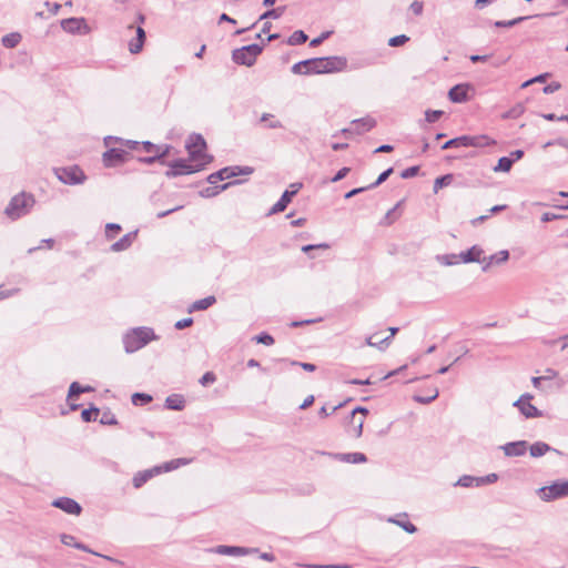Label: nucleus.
Masks as SVG:
<instances>
[{"label": "nucleus", "mask_w": 568, "mask_h": 568, "mask_svg": "<svg viewBox=\"0 0 568 568\" xmlns=\"http://www.w3.org/2000/svg\"><path fill=\"white\" fill-rule=\"evenodd\" d=\"M497 480H498V475L495 474V473L488 474V475L483 476V477H478L479 486L487 485V484H493V483H495Z\"/></svg>", "instance_id": "5fc2aeb1"}, {"label": "nucleus", "mask_w": 568, "mask_h": 568, "mask_svg": "<svg viewBox=\"0 0 568 568\" xmlns=\"http://www.w3.org/2000/svg\"><path fill=\"white\" fill-rule=\"evenodd\" d=\"M504 454L508 457H518L525 455L527 450V442H510L501 446Z\"/></svg>", "instance_id": "a211bd4d"}, {"label": "nucleus", "mask_w": 568, "mask_h": 568, "mask_svg": "<svg viewBox=\"0 0 568 568\" xmlns=\"http://www.w3.org/2000/svg\"><path fill=\"white\" fill-rule=\"evenodd\" d=\"M484 250L478 245H473L469 250L459 253L462 263H483Z\"/></svg>", "instance_id": "6ab92c4d"}, {"label": "nucleus", "mask_w": 568, "mask_h": 568, "mask_svg": "<svg viewBox=\"0 0 568 568\" xmlns=\"http://www.w3.org/2000/svg\"><path fill=\"white\" fill-rule=\"evenodd\" d=\"M121 231V225L116 223H108L105 225V235L108 239L114 237L116 233Z\"/></svg>", "instance_id": "8fccbe9b"}, {"label": "nucleus", "mask_w": 568, "mask_h": 568, "mask_svg": "<svg viewBox=\"0 0 568 568\" xmlns=\"http://www.w3.org/2000/svg\"><path fill=\"white\" fill-rule=\"evenodd\" d=\"M284 11H285V7H278L275 9L267 10L260 17V20L278 19L284 13Z\"/></svg>", "instance_id": "ea45409f"}, {"label": "nucleus", "mask_w": 568, "mask_h": 568, "mask_svg": "<svg viewBox=\"0 0 568 568\" xmlns=\"http://www.w3.org/2000/svg\"><path fill=\"white\" fill-rule=\"evenodd\" d=\"M456 485L462 486V487H473V486L478 487L479 486L478 477H474L470 475H464L457 480Z\"/></svg>", "instance_id": "72a5a7b5"}, {"label": "nucleus", "mask_w": 568, "mask_h": 568, "mask_svg": "<svg viewBox=\"0 0 568 568\" xmlns=\"http://www.w3.org/2000/svg\"><path fill=\"white\" fill-rule=\"evenodd\" d=\"M469 90H470V85L467 83L456 84L449 90L448 98L454 103L466 102L469 100V95H468Z\"/></svg>", "instance_id": "dca6fc26"}, {"label": "nucleus", "mask_w": 568, "mask_h": 568, "mask_svg": "<svg viewBox=\"0 0 568 568\" xmlns=\"http://www.w3.org/2000/svg\"><path fill=\"white\" fill-rule=\"evenodd\" d=\"M550 145H559L561 148H565L568 151V139L558 138L554 141H548L547 143L544 144L542 148L546 149Z\"/></svg>", "instance_id": "6e6d98bb"}, {"label": "nucleus", "mask_w": 568, "mask_h": 568, "mask_svg": "<svg viewBox=\"0 0 568 568\" xmlns=\"http://www.w3.org/2000/svg\"><path fill=\"white\" fill-rule=\"evenodd\" d=\"M336 458L341 462L351 464H359L365 463L367 460L366 456L363 453L336 454Z\"/></svg>", "instance_id": "bb28decb"}, {"label": "nucleus", "mask_w": 568, "mask_h": 568, "mask_svg": "<svg viewBox=\"0 0 568 568\" xmlns=\"http://www.w3.org/2000/svg\"><path fill=\"white\" fill-rule=\"evenodd\" d=\"M514 164V160L509 156H503L498 160L497 165L494 168L495 172H509Z\"/></svg>", "instance_id": "2f4dec72"}, {"label": "nucleus", "mask_w": 568, "mask_h": 568, "mask_svg": "<svg viewBox=\"0 0 568 568\" xmlns=\"http://www.w3.org/2000/svg\"><path fill=\"white\" fill-rule=\"evenodd\" d=\"M34 197L31 194L20 193L14 195L7 205L4 213L11 220H18L29 213L34 205Z\"/></svg>", "instance_id": "20e7f679"}, {"label": "nucleus", "mask_w": 568, "mask_h": 568, "mask_svg": "<svg viewBox=\"0 0 568 568\" xmlns=\"http://www.w3.org/2000/svg\"><path fill=\"white\" fill-rule=\"evenodd\" d=\"M452 181H453L452 174H446V175L437 178L434 182V192L437 193L439 191V189L449 185L452 183Z\"/></svg>", "instance_id": "e433bc0d"}, {"label": "nucleus", "mask_w": 568, "mask_h": 568, "mask_svg": "<svg viewBox=\"0 0 568 568\" xmlns=\"http://www.w3.org/2000/svg\"><path fill=\"white\" fill-rule=\"evenodd\" d=\"M548 75H549L548 73H542V74H539V75H537V77H535V78H532V79H530V80H527L526 82H524V83L521 84V88H527V87H529L531 83H535V82H545V81H546V79L548 78Z\"/></svg>", "instance_id": "680f3d73"}, {"label": "nucleus", "mask_w": 568, "mask_h": 568, "mask_svg": "<svg viewBox=\"0 0 568 568\" xmlns=\"http://www.w3.org/2000/svg\"><path fill=\"white\" fill-rule=\"evenodd\" d=\"M307 34L302 31V30H297V31H294L290 38L287 39V44L290 45H298V44H303L307 41Z\"/></svg>", "instance_id": "7c9ffc66"}, {"label": "nucleus", "mask_w": 568, "mask_h": 568, "mask_svg": "<svg viewBox=\"0 0 568 568\" xmlns=\"http://www.w3.org/2000/svg\"><path fill=\"white\" fill-rule=\"evenodd\" d=\"M349 171H351V169L347 166L342 168L341 170L337 171V173L332 178L331 181L333 183H335V182L343 180L348 174Z\"/></svg>", "instance_id": "e2e57ef3"}, {"label": "nucleus", "mask_w": 568, "mask_h": 568, "mask_svg": "<svg viewBox=\"0 0 568 568\" xmlns=\"http://www.w3.org/2000/svg\"><path fill=\"white\" fill-rule=\"evenodd\" d=\"M100 423L102 425H116L118 419H116L115 415L110 409H108V410L103 412V414L100 418Z\"/></svg>", "instance_id": "37998d69"}, {"label": "nucleus", "mask_w": 568, "mask_h": 568, "mask_svg": "<svg viewBox=\"0 0 568 568\" xmlns=\"http://www.w3.org/2000/svg\"><path fill=\"white\" fill-rule=\"evenodd\" d=\"M170 149V145H161V150L156 151V155L160 156V163L165 164L164 159L169 155Z\"/></svg>", "instance_id": "774afa93"}, {"label": "nucleus", "mask_w": 568, "mask_h": 568, "mask_svg": "<svg viewBox=\"0 0 568 568\" xmlns=\"http://www.w3.org/2000/svg\"><path fill=\"white\" fill-rule=\"evenodd\" d=\"M437 260L446 266L455 265L460 262L459 254L438 255Z\"/></svg>", "instance_id": "c9c22d12"}, {"label": "nucleus", "mask_w": 568, "mask_h": 568, "mask_svg": "<svg viewBox=\"0 0 568 568\" xmlns=\"http://www.w3.org/2000/svg\"><path fill=\"white\" fill-rule=\"evenodd\" d=\"M165 407L172 410H182L185 407V399L180 394H172L166 397Z\"/></svg>", "instance_id": "5701e85b"}, {"label": "nucleus", "mask_w": 568, "mask_h": 568, "mask_svg": "<svg viewBox=\"0 0 568 568\" xmlns=\"http://www.w3.org/2000/svg\"><path fill=\"white\" fill-rule=\"evenodd\" d=\"M528 19V17H518V18H515L513 20H508V21H496L495 22V27L497 28H510V27H514L516 24H518L519 22L524 21Z\"/></svg>", "instance_id": "a18cd8bd"}, {"label": "nucleus", "mask_w": 568, "mask_h": 568, "mask_svg": "<svg viewBox=\"0 0 568 568\" xmlns=\"http://www.w3.org/2000/svg\"><path fill=\"white\" fill-rule=\"evenodd\" d=\"M61 28L70 34H88L91 28L84 18H68L61 20Z\"/></svg>", "instance_id": "9d476101"}, {"label": "nucleus", "mask_w": 568, "mask_h": 568, "mask_svg": "<svg viewBox=\"0 0 568 568\" xmlns=\"http://www.w3.org/2000/svg\"><path fill=\"white\" fill-rule=\"evenodd\" d=\"M145 41V31L142 27L136 28V37L129 42V51L132 54L139 53Z\"/></svg>", "instance_id": "4be33fe9"}, {"label": "nucleus", "mask_w": 568, "mask_h": 568, "mask_svg": "<svg viewBox=\"0 0 568 568\" xmlns=\"http://www.w3.org/2000/svg\"><path fill=\"white\" fill-rule=\"evenodd\" d=\"M341 407H342V404H338V405L334 406L331 410H328L326 406H322L318 412V415H320V417L325 418V417L332 415L333 413H335Z\"/></svg>", "instance_id": "0e129e2a"}, {"label": "nucleus", "mask_w": 568, "mask_h": 568, "mask_svg": "<svg viewBox=\"0 0 568 568\" xmlns=\"http://www.w3.org/2000/svg\"><path fill=\"white\" fill-rule=\"evenodd\" d=\"M532 395L526 393L514 403V406L517 407L526 418L541 417L542 412L530 403Z\"/></svg>", "instance_id": "9b49d317"}, {"label": "nucleus", "mask_w": 568, "mask_h": 568, "mask_svg": "<svg viewBox=\"0 0 568 568\" xmlns=\"http://www.w3.org/2000/svg\"><path fill=\"white\" fill-rule=\"evenodd\" d=\"M216 381V376L213 372H206L200 379L201 385L207 386Z\"/></svg>", "instance_id": "4d7b16f0"}, {"label": "nucleus", "mask_w": 568, "mask_h": 568, "mask_svg": "<svg viewBox=\"0 0 568 568\" xmlns=\"http://www.w3.org/2000/svg\"><path fill=\"white\" fill-rule=\"evenodd\" d=\"M53 507H57L69 515H80L81 506L78 501L69 497H60L53 500Z\"/></svg>", "instance_id": "2eb2a0df"}, {"label": "nucleus", "mask_w": 568, "mask_h": 568, "mask_svg": "<svg viewBox=\"0 0 568 568\" xmlns=\"http://www.w3.org/2000/svg\"><path fill=\"white\" fill-rule=\"evenodd\" d=\"M193 324V318L192 317H186V318H182L180 321H178L174 325V327L176 329H183V328H186L189 326H191Z\"/></svg>", "instance_id": "69168bd1"}, {"label": "nucleus", "mask_w": 568, "mask_h": 568, "mask_svg": "<svg viewBox=\"0 0 568 568\" xmlns=\"http://www.w3.org/2000/svg\"><path fill=\"white\" fill-rule=\"evenodd\" d=\"M236 182H229V183H225L221 186H215L212 185V186H206L204 189H202L199 194L201 197H204V199H210V197H213L215 195H217L221 191H224L226 190L229 186L235 184Z\"/></svg>", "instance_id": "cd10ccee"}, {"label": "nucleus", "mask_w": 568, "mask_h": 568, "mask_svg": "<svg viewBox=\"0 0 568 568\" xmlns=\"http://www.w3.org/2000/svg\"><path fill=\"white\" fill-rule=\"evenodd\" d=\"M496 142L491 140L487 135H462L458 138H454L448 140L442 145L443 150L453 149V148H483L493 145Z\"/></svg>", "instance_id": "39448f33"}, {"label": "nucleus", "mask_w": 568, "mask_h": 568, "mask_svg": "<svg viewBox=\"0 0 568 568\" xmlns=\"http://www.w3.org/2000/svg\"><path fill=\"white\" fill-rule=\"evenodd\" d=\"M364 417L357 418L355 415H349L348 434L354 437H359L363 433Z\"/></svg>", "instance_id": "b1692460"}, {"label": "nucleus", "mask_w": 568, "mask_h": 568, "mask_svg": "<svg viewBox=\"0 0 568 568\" xmlns=\"http://www.w3.org/2000/svg\"><path fill=\"white\" fill-rule=\"evenodd\" d=\"M186 148L189 150L190 160L192 162H196V164H191L184 159L170 162L168 163L169 170L165 172L168 178L199 172L213 159L211 155L205 153L206 142L200 134H192L189 138Z\"/></svg>", "instance_id": "f257e3e1"}, {"label": "nucleus", "mask_w": 568, "mask_h": 568, "mask_svg": "<svg viewBox=\"0 0 568 568\" xmlns=\"http://www.w3.org/2000/svg\"><path fill=\"white\" fill-rule=\"evenodd\" d=\"M158 339L154 331L150 327L132 328L123 336V345L126 353H134L144 347L149 342Z\"/></svg>", "instance_id": "f03ea898"}, {"label": "nucleus", "mask_w": 568, "mask_h": 568, "mask_svg": "<svg viewBox=\"0 0 568 568\" xmlns=\"http://www.w3.org/2000/svg\"><path fill=\"white\" fill-rule=\"evenodd\" d=\"M253 173V169L251 166H226L221 169L217 172H214L207 176V182L212 185L216 184L219 181H223L226 179H231L233 176H237L240 174L250 175Z\"/></svg>", "instance_id": "1a4fd4ad"}, {"label": "nucleus", "mask_w": 568, "mask_h": 568, "mask_svg": "<svg viewBox=\"0 0 568 568\" xmlns=\"http://www.w3.org/2000/svg\"><path fill=\"white\" fill-rule=\"evenodd\" d=\"M310 74H322L341 71L346 67V59L342 57H327L307 59Z\"/></svg>", "instance_id": "7ed1b4c3"}, {"label": "nucleus", "mask_w": 568, "mask_h": 568, "mask_svg": "<svg viewBox=\"0 0 568 568\" xmlns=\"http://www.w3.org/2000/svg\"><path fill=\"white\" fill-rule=\"evenodd\" d=\"M443 115L440 110H427L425 112V120L429 123L436 122Z\"/></svg>", "instance_id": "3c124183"}, {"label": "nucleus", "mask_w": 568, "mask_h": 568, "mask_svg": "<svg viewBox=\"0 0 568 568\" xmlns=\"http://www.w3.org/2000/svg\"><path fill=\"white\" fill-rule=\"evenodd\" d=\"M375 335H371L366 338L365 343L368 346L377 347L379 351H385L390 342V337H385L379 342L374 341Z\"/></svg>", "instance_id": "473e14b6"}, {"label": "nucleus", "mask_w": 568, "mask_h": 568, "mask_svg": "<svg viewBox=\"0 0 568 568\" xmlns=\"http://www.w3.org/2000/svg\"><path fill=\"white\" fill-rule=\"evenodd\" d=\"M54 174L60 182L68 185L82 184L87 180L85 173L78 165L55 168Z\"/></svg>", "instance_id": "0eeeda50"}, {"label": "nucleus", "mask_w": 568, "mask_h": 568, "mask_svg": "<svg viewBox=\"0 0 568 568\" xmlns=\"http://www.w3.org/2000/svg\"><path fill=\"white\" fill-rule=\"evenodd\" d=\"M261 122H267V126L270 129H281L283 128V124L281 121L278 120H275L274 119V115L273 114H270V113H263L261 119H260Z\"/></svg>", "instance_id": "4c0bfd02"}, {"label": "nucleus", "mask_w": 568, "mask_h": 568, "mask_svg": "<svg viewBox=\"0 0 568 568\" xmlns=\"http://www.w3.org/2000/svg\"><path fill=\"white\" fill-rule=\"evenodd\" d=\"M538 496L544 501H551L555 499L568 496V480H557L549 486H544L537 490Z\"/></svg>", "instance_id": "6e6552de"}, {"label": "nucleus", "mask_w": 568, "mask_h": 568, "mask_svg": "<svg viewBox=\"0 0 568 568\" xmlns=\"http://www.w3.org/2000/svg\"><path fill=\"white\" fill-rule=\"evenodd\" d=\"M142 149L148 153L156 154V151L161 150V145L153 144L150 141H145L142 144Z\"/></svg>", "instance_id": "bf43d9fd"}, {"label": "nucleus", "mask_w": 568, "mask_h": 568, "mask_svg": "<svg viewBox=\"0 0 568 568\" xmlns=\"http://www.w3.org/2000/svg\"><path fill=\"white\" fill-rule=\"evenodd\" d=\"M322 321V317H318V318H312V320H305V321H293L290 326L291 327H301L303 325H310V324H314V323H318Z\"/></svg>", "instance_id": "052dcab7"}, {"label": "nucleus", "mask_w": 568, "mask_h": 568, "mask_svg": "<svg viewBox=\"0 0 568 568\" xmlns=\"http://www.w3.org/2000/svg\"><path fill=\"white\" fill-rule=\"evenodd\" d=\"M21 39L22 37L19 32H11L2 37L1 43L3 47L12 49L20 43Z\"/></svg>", "instance_id": "c756f323"}, {"label": "nucleus", "mask_w": 568, "mask_h": 568, "mask_svg": "<svg viewBox=\"0 0 568 568\" xmlns=\"http://www.w3.org/2000/svg\"><path fill=\"white\" fill-rule=\"evenodd\" d=\"M99 412L98 407L91 406L90 408L82 410L81 417L84 422L89 423L97 419Z\"/></svg>", "instance_id": "58836bf2"}, {"label": "nucleus", "mask_w": 568, "mask_h": 568, "mask_svg": "<svg viewBox=\"0 0 568 568\" xmlns=\"http://www.w3.org/2000/svg\"><path fill=\"white\" fill-rule=\"evenodd\" d=\"M131 399L134 405L143 406L152 402V396L144 393H134Z\"/></svg>", "instance_id": "f704fd0d"}, {"label": "nucleus", "mask_w": 568, "mask_h": 568, "mask_svg": "<svg viewBox=\"0 0 568 568\" xmlns=\"http://www.w3.org/2000/svg\"><path fill=\"white\" fill-rule=\"evenodd\" d=\"M392 173H393V168H389V169L385 170L384 172H382L378 175L377 180L368 186V189H374V187L381 185L383 182H385L388 179V176Z\"/></svg>", "instance_id": "de8ad7c7"}, {"label": "nucleus", "mask_w": 568, "mask_h": 568, "mask_svg": "<svg viewBox=\"0 0 568 568\" xmlns=\"http://www.w3.org/2000/svg\"><path fill=\"white\" fill-rule=\"evenodd\" d=\"M400 203L402 202H398L393 209H390L386 213V215L384 217L385 224L389 225V224H392L397 219L396 210L400 205Z\"/></svg>", "instance_id": "864d4df0"}, {"label": "nucleus", "mask_w": 568, "mask_h": 568, "mask_svg": "<svg viewBox=\"0 0 568 568\" xmlns=\"http://www.w3.org/2000/svg\"><path fill=\"white\" fill-rule=\"evenodd\" d=\"M408 40H409V38L407 36L399 34V36L390 38L388 40V45H390V47H399V45L405 44Z\"/></svg>", "instance_id": "603ef678"}, {"label": "nucleus", "mask_w": 568, "mask_h": 568, "mask_svg": "<svg viewBox=\"0 0 568 568\" xmlns=\"http://www.w3.org/2000/svg\"><path fill=\"white\" fill-rule=\"evenodd\" d=\"M81 394H83V386L80 385L78 382L71 383V385L69 387V393H68V400H73L75 397H78Z\"/></svg>", "instance_id": "a19ab883"}, {"label": "nucleus", "mask_w": 568, "mask_h": 568, "mask_svg": "<svg viewBox=\"0 0 568 568\" xmlns=\"http://www.w3.org/2000/svg\"><path fill=\"white\" fill-rule=\"evenodd\" d=\"M550 450H552V448L544 442H536L529 447L530 456L536 458L544 456Z\"/></svg>", "instance_id": "c85d7f7f"}, {"label": "nucleus", "mask_w": 568, "mask_h": 568, "mask_svg": "<svg viewBox=\"0 0 568 568\" xmlns=\"http://www.w3.org/2000/svg\"><path fill=\"white\" fill-rule=\"evenodd\" d=\"M138 231L129 232L111 245V251L121 252L128 250L136 239Z\"/></svg>", "instance_id": "412c9836"}, {"label": "nucleus", "mask_w": 568, "mask_h": 568, "mask_svg": "<svg viewBox=\"0 0 568 568\" xmlns=\"http://www.w3.org/2000/svg\"><path fill=\"white\" fill-rule=\"evenodd\" d=\"M160 471L159 468L149 469L144 471H140L133 477V486L135 488H140L142 485H144L150 478L153 477L154 474H158Z\"/></svg>", "instance_id": "a878e982"}, {"label": "nucleus", "mask_w": 568, "mask_h": 568, "mask_svg": "<svg viewBox=\"0 0 568 568\" xmlns=\"http://www.w3.org/2000/svg\"><path fill=\"white\" fill-rule=\"evenodd\" d=\"M388 521L398 525L408 534H414L417 530L416 526L414 524H412L410 521H399L394 518H389Z\"/></svg>", "instance_id": "c03bdc74"}, {"label": "nucleus", "mask_w": 568, "mask_h": 568, "mask_svg": "<svg viewBox=\"0 0 568 568\" xmlns=\"http://www.w3.org/2000/svg\"><path fill=\"white\" fill-rule=\"evenodd\" d=\"M256 343L258 344H264L266 346H270V345H273L274 344V338L273 336H271L270 334L267 333H261L258 335H256L254 338H253Z\"/></svg>", "instance_id": "49530a36"}, {"label": "nucleus", "mask_w": 568, "mask_h": 568, "mask_svg": "<svg viewBox=\"0 0 568 568\" xmlns=\"http://www.w3.org/2000/svg\"><path fill=\"white\" fill-rule=\"evenodd\" d=\"M376 125V120L372 116H365L362 119H356L351 122V126H353V132L356 135H362L365 132L371 131Z\"/></svg>", "instance_id": "f3484780"}, {"label": "nucleus", "mask_w": 568, "mask_h": 568, "mask_svg": "<svg viewBox=\"0 0 568 568\" xmlns=\"http://www.w3.org/2000/svg\"><path fill=\"white\" fill-rule=\"evenodd\" d=\"M438 395H439V392H438V389L436 388V389L434 390V394H433V395H430V396H428V397H427V396H419V395H415V396H414V400H415V402H417V403H419V404H429V403H432L433 400H435V399L438 397Z\"/></svg>", "instance_id": "09e8293b"}, {"label": "nucleus", "mask_w": 568, "mask_h": 568, "mask_svg": "<svg viewBox=\"0 0 568 568\" xmlns=\"http://www.w3.org/2000/svg\"><path fill=\"white\" fill-rule=\"evenodd\" d=\"M292 72L295 74H310L308 61L303 60V61L295 63L292 67Z\"/></svg>", "instance_id": "79ce46f5"}, {"label": "nucleus", "mask_w": 568, "mask_h": 568, "mask_svg": "<svg viewBox=\"0 0 568 568\" xmlns=\"http://www.w3.org/2000/svg\"><path fill=\"white\" fill-rule=\"evenodd\" d=\"M292 191H284L280 200L271 207L270 214H276L283 212L288 203L292 201V197L300 191L302 187V183H293L291 184Z\"/></svg>", "instance_id": "ddd939ff"}, {"label": "nucleus", "mask_w": 568, "mask_h": 568, "mask_svg": "<svg viewBox=\"0 0 568 568\" xmlns=\"http://www.w3.org/2000/svg\"><path fill=\"white\" fill-rule=\"evenodd\" d=\"M216 298L213 295L206 296L204 298L197 300L194 303L191 304L189 307V312H196V311H204L211 307L213 304H215Z\"/></svg>", "instance_id": "393cba45"}, {"label": "nucleus", "mask_w": 568, "mask_h": 568, "mask_svg": "<svg viewBox=\"0 0 568 568\" xmlns=\"http://www.w3.org/2000/svg\"><path fill=\"white\" fill-rule=\"evenodd\" d=\"M263 45L253 43L232 51V60L240 65L252 67L262 53Z\"/></svg>", "instance_id": "423d86ee"}, {"label": "nucleus", "mask_w": 568, "mask_h": 568, "mask_svg": "<svg viewBox=\"0 0 568 568\" xmlns=\"http://www.w3.org/2000/svg\"><path fill=\"white\" fill-rule=\"evenodd\" d=\"M509 258V252L507 250H501L488 257L483 256V271L486 272L494 264H503L507 262Z\"/></svg>", "instance_id": "aec40b11"}, {"label": "nucleus", "mask_w": 568, "mask_h": 568, "mask_svg": "<svg viewBox=\"0 0 568 568\" xmlns=\"http://www.w3.org/2000/svg\"><path fill=\"white\" fill-rule=\"evenodd\" d=\"M130 153L118 148H112L103 153V164L106 168L116 166L130 159Z\"/></svg>", "instance_id": "f8f14e48"}, {"label": "nucleus", "mask_w": 568, "mask_h": 568, "mask_svg": "<svg viewBox=\"0 0 568 568\" xmlns=\"http://www.w3.org/2000/svg\"><path fill=\"white\" fill-rule=\"evenodd\" d=\"M419 166H410L402 171L400 176L403 179H410L418 174Z\"/></svg>", "instance_id": "13d9d810"}, {"label": "nucleus", "mask_w": 568, "mask_h": 568, "mask_svg": "<svg viewBox=\"0 0 568 568\" xmlns=\"http://www.w3.org/2000/svg\"><path fill=\"white\" fill-rule=\"evenodd\" d=\"M210 551L219 554V555H225V556H246L253 552H256V548H246V547H240V546H226V545H220L215 548H212Z\"/></svg>", "instance_id": "4468645a"}, {"label": "nucleus", "mask_w": 568, "mask_h": 568, "mask_svg": "<svg viewBox=\"0 0 568 568\" xmlns=\"http://www.w3.org/2000/svg\"><path fill=\"white\" fill-rule=\"evenodd\" d=\"M565 216L564 215H559V214H555V213H551V212H545L540 220L541 222H550V221H555V220H559V219H564Z\"/></svg>", "instance_id": "338daca9"}]
</instances>
